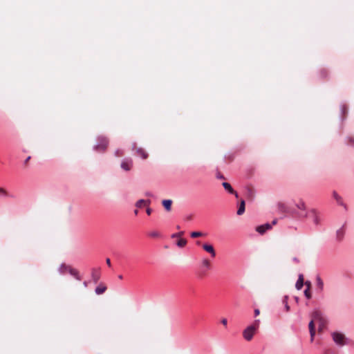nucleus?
I'll return each mask as SVG.
<instances>
[{
  "instance_id": "obj_16",
  "label": "nucleus",
  "mask_w": 354,
  "mask_h": 354,
  "mask_svg": "<svg viewBox=\"0 0 354 354\" xmlns=\"http://www.w3.org/2000/svg\"><path fill=\"white\" fill-rule=\"evenodd\" d=\"M304 286V276L302 274H299L298 279L295 283V288L297 290H299L302 288Z\"/></svg>"
},
{
  "instance_id": "obj_38",
  "label": "nucleus",
  "mask_w": 354,
  "mask_h": 354,
  "mask_svg": "<svg viewBox=\"0 0 354 354\" xmlns=\"http://www.w3.org/2000/svg\"><path fill=\"white\" fill-rule=\"evenodd\" d=\"M305 284L306 285L307 288H308V289L310 290V282L308 281H306L305 282Z\"/></svg>"
},
{
  "instance_id": "obj_37",
  "label": "nucleus",
  "mask_w": 354,
  "mask_h": 354,
  "mask_svg": "<svg viewBox=\"0 0 354 354\" xmlns=\"http://www.w3.org/2000/svg\"><path fill=\"white\" fill-rule=\"evenodd\" d=\"M216 178L218 179H224V176L222 174H218Z\"/></svg>"
},
{
  "instance_id": "obj_15",
  "label": "nucleus",
  "mask_w": 354,
  "mask_h": 354,
  "mask_svg": "<svg viewBox=\"0 0 354 354\" xmlns=\"http://www.w3.org/2000/svg\"><path fill=\"white\" fill-rule=\"evenodd\" d=\"M162 205L167 212L171 209L172 201L171 199H165L162 201Z\"/></svg>"
},
{
  "instance_id": "obj_22",
  "label": "nucleus",
  "mask_w": 354,
  "mask_h": 354,
  "mask_svg": "<svg viewBox=\"0 0 354 354\" xmlns=\"http://www.w3.org/2000/svg\"><path fill=\"white\" fill-rule=\"evenodd\" d=\"M203 267L205 269L209 270L210 268V262L207 259H203L201 261Z\"/></svg>"
},
{
  "instance_id": "obj_46",
  "label": "nucleus",
  "mask_w": 354,
  "mask_h": 354,
  "mask_svg": "<svg viewBox=\"0 0 354 354\" xmlns=\"http://www.w3.org/2000/svg\"><path fill=\"white\" fill-rule=\"evenodd\" d=\"M122 278H123V277H122V274L118 275V279H122Z\"/></svg>"
},
{
  "instance_id": "obj_8",
  "label": "nucleus",
  "mask_w": 354,
  "mask_h": 354,
  "mask_svg": "<svg viewBox=\"0 0 354 354\" xmlns=\"http://www.w3.org/2000/svg\"><path fill=\"white\" fill-rule=\"evenodd\" d=\"M272 228V225L269 223H266L263 225H261L256 228V231L260 234H264L267 230Z\"/></svg>"
},
{
  "instance_id": "obj_26",
  "label": "nucleus",
  "mask_w": 354,
  "mask_h": 354,
  "mask_svg": "<svg viewBox=\"0 0 354 354\" xmlns=\"http://www.w3.org/2000/svg\"><path fill=\"white\" fill-rule=\"evenodd\" d=\"M346 143L349 145L354 146V138L348 137L346 140Z\"/></svg>"
},
{
  "instance_id": "obj_49",
  "label": "nucleus",
  "mask_w": 354,
  "mask_h": 354,
  "mask_svg": "<svg viewBox=\"0 0 354 354\" xmlns=\"http://www.w3.org/2000/svg\"><path fill=\"white\" fill-rule=\"evenodd\" d=\"M191 218H192V216H189L187 217V219H191Z\"/></svg>"
},
{
  "instance_id": "obj_42",
  "label": "nucleus",
  "mask_w": 354,
  "mask_h": 354,
  "mask_svg": "<svg viewBox=\"0 0 354 354\" xmlns=\"http://www.w3.org/2000/svg\"><path fill=\"white\" fill-rule=\"evenodd\" d=\"M30 156L27 157V158L25 160L24 163L26 164L28 161L30 159Z\"/></svg>"
},
{
  "instance_id": "obj_34",
  "label": "nucleus",
  "mask_w": 354,
  "mask_h": 354,
  "mask_svg": "<svg viewBox=\"0 0 354 354\" xmlns=\"http://www.w3.org/2000/svg\"><path fill=\"white\" fill-rule=\"evenodd\" d=\"M221 323H222L224 326H226V325H227V319H225V318L222 319H221Z\"/></svg>"
},
{
  "instance_id": "obj_17",
  "label": "nucleus",
  "mask_w": 354,
  "mask_h": 354,
  "mask_svg": "<svg viewBox=\"0 0 354 354\" xmlns=\"http://www.w3.org/2000/svg\"><path fill=\"white\" fill-rule=\"evenodd\" d=\"M106 290V286L102 283H100L98 286H97L95 289V292L96 295H100L103 294Z\"/></svg>"
},
{
  "instance_id": "obj_2",
  "label": "nucleus",
  "mask_w": 354,
  "mask_h": 354,
  "mask_svg": "<svg viewBox=\"0 0 354 354\" xmlns=\"http://www.w3.org/2000/svg\"><path fill=\"white\" fill-rule=\"evenodd\" d=\"M260 322V319H255L251 325L244 329L243 336L246 341L252 340L254 335L259 328Z\"/></svg>"
},
{
  "instance_id": "obj_25",
  "label": "nucleus",
  "mask_w": 354,
  "mask_h": 354,
  "mask_svg": "<svg viewBox=\"0 0 354 354\" xmlns=\"http://www.w3.org/2000/svg\"><path fill=\"white\" fill-rule=\"evenodd\" d=\"M340 111H341V113H342V115H345V114H346V113H347V111H348L346 106V105H344V104H342V105L340 106Z\"/></svg>"
},
{
  "instance_id": "obj_3",
  "label": "nucleus",
  "mask_w": 354,
  "mask_h": 354,
  "mask_svg": "<svg viewBox=\"0 0 354 354\" xmlns=\"http://www.w3.org/2000/svg\"><path fill=\"white\" fill-rule=\"evenodd\" d=\"M109 144L108 139L102 136L97 138V143L93 147V150L97 152H104L106 149Z\"/></svg>"
},
{
  "instance_id": "obj_14",
  "label": "nucleus",
  "mask_w": 354,
  "mask_h": 354,
  "mask_svg": "<svg viewBox=\"0 0 354 354\" xmlns=\"http://www.w3.org/2000/svg\"><path fill=\"white\" fill-rule=\"evenodd\" d=\"M333 196L335 199L338 205L343 206L345 209H346V205L344 203L342 198L337 194V192H333Z\"/></svg>"
},
{
  "instance_id": "obj_28",
  "label": "nucleus",
  "mask_w": 354,
  "mask_h": 354,
  "mask_svg": "<svg viewBox=\"0 0 354 354\" xmlns=\"http://www.w3.org/2000/svg\"><path fill=\"white\" fill-rule=\"evenodd\" d=\"M343 231L342 229H339L337 231V236L339 240H341L343 237Z\"/></svg>"
},
{
  "instance_id": "obj_4",
  "label": "nucleus",
  "mask_w": 354,
  "mask_h": 354,
  "mask_svg": "<svg viewBox=\"0 0 354 354\" xmlns=\"http://www.w3.org/2000/svg\"><path fill=\"white\" fill-rule=\"evenodd\" d=\"M63 269H68V272L74 277L77 280L80 281L81 277L79 274V272L77 270L73 268L72 267L67 266L64 263H62L59 268V272L60 274H64V272L63 271Z\"/></svg>"
},
{
  "instance_id": "obj_20",
  "label": "nucleus",
  "mask_w": 354,
  "mask_h": 354,
  "mask_svg": "<svg viewBox=\"0 0 354 354\" xmlns=\"http://www.w3.org/2000/svg\"><path fill=\"white\" fill-rule=\"evenodd\" d=\"M143 203H147V205H149L150 204V201H145L144 199H140L138 200L136 203V207L138 208H140L142 207V205Z\"/></svg>"
},
{
  "instance_id": "obj_11",
  "label": "nucleus",
  "mask_w": 354,
  "mask_h": 354,
  "mask_svg": "<svg viewBox=\"0 0 354 354\" xmlns=\"http://www.w3.org/2000/svg\"><path fill=\"white\" fill-rule=\"evenodd\" d=\"M223 188L230 194H234L236 198L239 197V195L236 191L234 190L231 185L227 182H223L222 183Z\"/></svg>"
},
{
  "instance_id": "obj_48",
  "label": "nucleus",
  "mask_w": 354,
  "mask_h": 354,
  "mask_svg": "<svg viewBox=\"0 0 354 354\" xmlns=\"http://www.w3.org/2000/svg\"><path fill=\"white\" fill-rule=\"evenodd\" d=\"M63 271H64V273H65L66 272H68V269H63Z\"/></svg>"
},
{
  "instance_id": "obj_7",
  "label": "nucleus",
  "mask_w": 354,
  "mask_h": 354,
  "mask_svg": "<svg viewBox=\"0 0 354 354\" xmlns=\"http://www.w3.org/2000/svg\"><path fill=\"white\" fill-rule=\"evenodd\" d=\"M100 269L93 268L91 270V278L94 283H97L100 279Z\"/></svg>"
},
{
  "instance_id": "obj_33",
  "label": "nucleus",
  "mask_w": 354,
  "mask_h": 354,
  "mask_svg": "<svg viewBox=\"0 0 354 354\" xmlns=\"http://www.w3.org/2000/svg\"><path fill=\"white\" fill-rule=\"evenodd\" d=\"M254 317L258 316L260 314V310L259 308H256L254 310Z\"/></svg>"
},
{
  "instance_id": "obj_6",
  "label": "nucleus",
  "mask_w": 354,
  "mask_h": 354,
  "mask_svg": "<svg viewBox=\"0 0 354 354\" xmlns=\"http://www.w3.org/2000/svg\"><path fill=\"white\" fill-rule=\"evenodd\" d=\"M295 205L298 209V212H297V216L300 218H304L308 212L306 209L305 203L302 200H300L297 203H295Z\"/></svg>"
},
{
  "instance_id": "obj_18",
  "label": "nucleus",
  "mask_w": 354,
  "mask_h": 354,
  "mask_svg": "<svg viewBox=\"0 0 354 354\" xmlns=\"http://www.w3.org/2000/svg\"><path fill=\"white\" fill-rule=\"evenodd\" d=\"M245 203L244 200H241L240 202V205L239 209L237 210L236 214L240 216L242 215L245 212Z\"/></svg>"
},
{
  "instance_id": "obj_30",
  "label": "nucleus",
  "mask_w": 354,
  "mask_h": 354,
  "mask_svg": "<svg viewBox=\"0 0 354 354\" xmlns=\"http://www.w3.org/2000/svg\"><path fill=\"white\" fill-rule=\"evenodd\" d=\"M320 76L322 77H326L327 76V71L325 69L321 70Z\"/></svg>"
},
{
  "instance_id": "obj_32",
  "label": "nucleus",
  "mask_w": 354,
  "mask_h": 354,
  "mask_svg": "<svg viewBox=\"0 0 354 354\" xmlns=\"http://www.w3.org/2000/svg\"><path fill=\"white\" fill-rule=\"evenodd\" d=\"M183 234V232H178V233H177V234H172L171 237H172V238H174V237H179V236H180Z\"/></svg>"
},
{
  "instance_id": "obj_12",
  "label": "nucleus",
  "mask_w": 354,
  "mask_h": 354,
  "mask_svg": "<svg viewBox=\"0 0 354 354\" xmlns=\"http://www.w3.org/2000/svg\"><path fill=\"white\" fill-rule=\"evenodd\" d=\"M324 290V282L319 276L316 277V291L321 293Z\"/></svg>"
},
{
  "instance_id": "obj_40",
  "label": "nucleus",
  "mask_w": 354,
  "mask_h": 354,
  "mask_svg": "<svg viewBox=\"0 0 354 354\" xmlns=\"http://www.w3.org/2000/svg\"><path fill=\"white\" fill-rule=\"evenodd\" d=\"M83 286H84L85 288H86V287L88 286V281H84L83 282Z\"/></svg>"
},
{
  "instance_id": "obj_44",
  "label": "nucleus",
  "mask_w": 354,
  "mask_h": 354,
  "mask_svg": "<svg viewBox=\"0 0 354 354\" xmlns=\"http://www.w3.org/2000/svg\"><path fill=\"white\" fill-rule=\"evenodd\" d=\"M295 301H296V302H297V303H298V302H299V297H295Z\"/></svg>"
},
{
  "instance_id": "obj_24",
  "label": "nucleus",
  "mask_w": 354,
  "mask_h": 354,
  "mask_svg": "<svg viewBox=\"0 0 354 354\" xmlns=\"http://www.w3.org/2000/svg\"><path fill=\"white\" fill-rule=\"evenodd\" d=\"M203 234L201 232H192L190 234L192 238H196L203 236Z\"/></svg>"
},
{
  "instance_id": "obj_36",
  "label": "nucleus",
  "mask_w": 354,
  "mask_h": 354,
  "mask_svg": "<svg viewBox=\"0 0 354 354\" xmlns=\"http://www.w3.org/2000/svg\"><path fill=\"white\" fill-rule=\"evenodd\" d=\"M152 209L150 207H147L146 209V212L148 215H150L151 214Z\"/></svg>"
},
{
  "instance_id": "obj_39",
  "label": "nucleus",
  "mask_w": 354,
  "mask_h": 354,
  "mask_svg": "<svg viewBox=\"0 0 354 354\" xmlns=\"http://www.w3.org/2000/svg\"><path fill=\"white\" fill-rule=\"evenodd\" d=\"M106 264L109 266H111V261H110V259L109 258H107L106 259Z\"/></svg>"
},
{
  "instance_id": "obj_29",
  "label": "nucleus",
  "mask_w": 354,
  "mask_h": 354,
  "mask_svg": "<svg viewBox=\"0 0 354 354\" xmlns=\"http://www.w3.org/2000/svg\"><path fill=\"white\" fill-rule=\"evenodd\" d=\"M149 235L151 237L156 238V237H158L160 236V234L157 231H153V232H150L149 234Z\"/></svg>"
},
{
  "instance_id": "obj_9",
  "label": "nucleus",
  "mask_w": 354,
  "mask_h": 354,
  "mask_svg": "<svg viewBox=\"0 0 354 354\" xmlns=\"http://www.w3.org/2000/svg\"><path fill=\"white\" fill-rule=\"evenodd\" d=\"M133 162L131 159H124L121 162V168L125 171H129L132 167Z\"/></svg>"
},
{
  "instance_id": "obj_19",
  "label": "nucleus",
  "mask_w": 354,
  "mask_h": 354,
  "mask_svg": "<svg viewBox=\"0 0 354 354\" xmlns=\"http://www.w3.org/2000/svg\"><path fill=\"white\" fill-rule=\"evenodd\" d=\"M137 153L141 156V158L142 159H145L147 158V153L145 151V150L142 148H138L137 150Z\"/></svg>"
},
{
  "instance_id": "obj_31",
  "label": "nucleus",
  "mask_w": 354,
  "mask_h": 354,
  "mask_svg": "<svg viewBox=\"0 0 354 354\" xmlns=\"http://www.w3.org/2000/svg\"><path fill=\"white\" fill-rule=\"evenodd\" d=\"M0 195L4 196H7V192H6L5 189H3L1 187H0Z\"/></svg>"
},
{
  "instance_id": "obj_1",
  "label": "nucleus",
  "mask_w": 354,
  "mask_h": 354,
  "mask_svg": "<svg viewBox=\"0 0 354 354\" xmlns=\"http://www.w3.org/2000/svg\"><path fill=\"white\" fill-rule=\"evenodd\" d=\"M331 337L335 345L338 347L353 344V341L347 337L342 332L334 331L331 333Z\"/></svg>"
},
{
  "instance_id": "obj_35",
  "label": "nucleus",
  "mask_w": 354,
  "mask_h": 354,
  "mask_svg": "<svg viewBox=\"0 0 354 354\" xmlns=\"http://www.w3.org/2000/svg\"><path fill=\"white\" fill-rule=\"evenodd\" d=\"M115 154L116 156H120L122 155L120 149H117L115 151Z\"/></svg>"
},
{
  "instance_id": "obj_27",
  "label": "nucleus",
  "mask_w": 354,
  "mask_h": 354,
  "mask_svg": "<svg viewBox=\"0 0 354 354\" xmlns=\"http://www.w3.org/2000/svg\"><path fill=\"white\" fill-rule=\"evenodd\" d=\"M304 295L305 297L309 299L311 298V293L310 292V290L308 289V288H306V289L304 290Z\"/></svg>"
},
{
  "instance_id": "obj_13",
  "label": "nucleus",
  "mask_w": 354,
  "mask_h": 354,
  "mask_svg": "<svg viewBox=\"0 0 354 354\" xmlns=\"http://www.w3.org/2000/svg\"><path fill=\"white\" fill-rule=\"evenodd\" d=\"M309 333L310 335V342H313L315 335V328L314 325V321L311 320L308 324Z\"/></svg>"
},
{
  "instance_id": "obj_5",
  "label": "nucleus",
  "mask_w": 354,
  "mask_h": 354,
  "mask_svg": "<svg viewBox=\"0 0 354 354\" xmlns=\"http://www.w3.org/2000/svg\"><path fill=\"white\" fill-rule=\"evenodd\" d=\"M304 218L312 221L315 225H319L321 222L319 213L315 209H309Z\"/></svg>"
},
{
  "instance_id": "obj_10",
  "label": "nucleus",
  "mask_w": 354,
  "mask_h": 354,
  "mask_svg": "<svg viewBox=\"0 0 354 354\" xmlns=\"http://www.w3.org/2000/svg\"><path fill=\"white\" fill-rule=\"evenodd\" d=\"M203 249L207 252L209 253L212 257H216V252L214 247L208 243H204L203 245Z\"/></svg>"
},
{
  "instance_id": "obj_23",
  "label": "nucleus",
  "mask_w": 354,
  "mask_h": 354,
  "mask_svg": "<svg viewBox=\"0 0 354 354\" xmlns=\"http://www.w3.org/2000/svg\"><path fill=\"white\" fill-rule=\"evenodd\" d=\"M186 243H187V241L185 239H180L177 241L176 245L180 248H183L186 245Z\"/></svg>"
},
{
  "instance_id": "obj_43",
  "label": "nucleus",
  "mask_w": 354,
  "mask_h": 354,
  "mask_svg": "<svg viewBox=\"0 0 354 354\" xmlns=\"http://www.w3.org/2000/svg\"><path fill=\"white\" fill-rule=\"evenodd\" d=\"M293 261H295V262H299L298 259L296 258V257L293 258Z\"/></svg>"
},
{
  "instance_id": "obj_47",
  "label": "nucleus",
  "mask_w": 354,
  "mask_h": 354,
  "mask_svg": "<svg viewBox=\"0 0 354 354\" xmlns=\"http://www.w3.org/2000/svg\"><path fill=\"white\" fill-rule=\"evenodd\" d=\"M134 214H135L136 215H137V214H138V211L137 209H135V210H134Z\"/></svg>"
},
{
  "instance_id": "obj_45",
  "label": "nucleus",
  "mask_w": 354,
  "mask_h": 354,
  "mask_svg": "<svg viewBox=\"0 0 354 354\" xmlns=\"http://www.w3.org/2000/svg\"><path fill=\"white\" fill-rule=\"evenodd\" d=\"M276 223H277V220H274L271 225H274Z\"/></svg>"
},
{
  "instance_id": "obj_41",
  "label": "nucleus",
  "mask_w": 354,
  "mask_h": 354,
  "mask_svg": "<svg viewBox=\"0 0 354 354\" xmlns=\"http://www.w3.org/2000/svg\"><path fill=\"white\" fill-rule=\"evenodd\" d=\"M145 195L147 196H153V194L151 192H146Z\"/></svg>"
},
{
  "instance_id": "obj_21",
  "label": "nucleus",
  "mask_w": 354,
  "mask_h": 354,
  "mask_svg": "<svg viewBox=\"0 0 354 354\" xmlns=\"http://www.w3.org/2000/svg\"><path fill=\"white\" fill-rule=\"evenodd\" d=\"M288 296L285 295L282 300V302L284 305V308L287 312L290 310V306L288 304Z\"/></svg>"
}]
</instances>
